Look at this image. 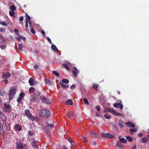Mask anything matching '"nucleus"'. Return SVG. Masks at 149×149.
Wrapping results in <instances>:
<instances>
[{
    "label": "nucleus",
    "instance_id": "obj_1",
    "mask_svg": "<svg viewBox=\"0 0 149 149\" xmlns=\"http://www.w3.org/2000/svg\"><path fill=\"white\" fill-rule=\"evenodd\" d=\"M51 112L47 109L42 110L40 113V115L46 118L48 117L51 115Z\"/></svg>",
    "mask_w": 149,
    "mask_h": 149
},
{
    "label": "nucleus",
    "instance_id": "obj_2",
    "mask_svg": "<svg viewBox=\"0 0 149 149\" xmlns=\"http://www.w3.org/2000/svg\"><path fill=\"white\" fill-rule=\"evenodd\" d=\"M25 114L28 118L32 121H34L35 120V118L32 116L31 114L30 113L29 110H27L25 111Z\"/></svg>",
    "mask_w": 149,
    "mask_h": 149
},
{
    "label": "nucleus",
    "instance_id": "obj_3",
    "mask_svg": "<svg viewBox=\"0 0 149 149\" xmlns=\"http://www.w3.org/2000/svg\"><path fill=\"white\" fill-rule=\"evenodd\" d=\"M4 111L8 112H10L11 109V107L9 104H3Z\"/></svg>",
    "mask_w": 149,
    "mask_h": 149
},
{
    "label": "nucleus",
    "instance_id": "obj_4",
    "mask_svg": "<svg viewBox=\"0 0 149 149\" xmlns=\"http://www.w3.org/2000/svg\"><path fill=\"white\" fill-rule=\"evenodd\" d=\"M16 93V91L15 89H13L10 91L9 93V99L10 100L13 99V96Z\"/></svg>",
    "mask_w": 149,
    "mask_h": 149
},
{
    "label": "nucleus",
    "instance_id": "obj_5",
    "mask_svg": "<svg viewBox=\"0 0 149 149\" xmlns=\"http://www.w3.org/2000/svg\"><path fill=\"white\" fill-rule=\"evenodd\" d=\"M113 106L115 108L119 107L121 109H122L123 107L122 104V102L120 100L118 101V103H116L114 104Z\"/></svg>",
    "mask_w": 149,
    "mask_h": 149
},
{
    "label": "nucleus",
    "instance_id": "obj_6",
    "mask_svg": "<svg viewBox=\"0 0 149 149\" xmlns=\"http://www.w3.org/2000/svg\"><path fill=\"white\" fill-rule=\"evenodd\" d=\"M89 136L91 137H95L97 138L99 136V134L96 133L94 131H91L89 132Z\"/></svg>",
    "mask_w": 149,
    "mask_h": 149
},
{
    "label": "nucleus",
    "instance_id": "obj_7",
    "mask_svg": "<svg viewBox=\"0 0 149 149\" xmlns=\"http://www.w3.org/2000/svg\"><path fill=\"white\" fill-rule=\"evenodd\" d=\"M102 136L107 138H113L114 137L113 135L108 133H103Z\"/></svg>",
    "mask_w": 149,
    "mask_h": 149
},
{
    "label": "nucleus",
    "instance_id": "obj_8",
    "mask_svg": "<svg viewBox=\"0 0 149 149\" xmlns=\"http://www.w3.org/2000/svg\"><path fill=\"white\" fill-rule=\"evenodd\" d=\"M17 149H23V144L22 143L19 142L16 143Z\"/></svg>",
    "mask_w": 149,
    "mask_h": 149
},
{
    "label": "nucleus",
    "instance_id": "obj_9",
    "mask_svg": "<svg viewBox=\"0 0 149 149\" xmlns=\"http://www.w3.org/2000/svg\"><path fill=\"white\" fill-rule=\"evenodd\" d=\"M24 96V93L23 92L21 93L19 95L17 99V101L18 102H21L22 98Z\"/></svg>",
    "mask_w": 149,
    "mask_h": 149
},
{
    "label": "nucleus",
    "instance_id": "obj_10",
    "mask_svg": "<svg viewBox=\"0 0 149 149\" xmlns=\"http://www.w3.org/2000/svg\"><path fill=\"white\" fill-rule=\"evenodd\" d=\"M125 124L127 126L130 127L134 128L135 127V124L130 121H128L127 122H125Z\"/></svg>",
    "mask_w": 149,
    "mask_h": 149
},
{
    "label": "nucleus",
    "instance_id": "obj_11",
    "mask_svg": "<svg viewBox=\"0 0 149 149\" xmlns=\"http://www.w3.org/2000/svg\"><path fill=\"white\" fill-rule=\"evenodd\" d=\"M11 74L9 72H7L4 73L2 75V77L4 79H6L9 78L11 76Z\"/></svg>",
    "mask_w": 149,
    "mask_h": 149
},
{
    "label": "nucleus",
    "instance_id": "obj_12",
    "mask_svg": "<svg viewBox=\"0 0 149 149\" xmlns=\"http://www.w3.org/2000/svg\"><path fill=\"white\" fill-rule=\"evenodd\" d=\"M73 68L74 69V70H73L72 71L73 74L76 77L77 76V74L79 72V71L77 70L75 67H73Z\"/></svg>",
    "mask_w": 149,
    "mask_h": 149
},
{
    "label": "nucleus",
    "instance_id": "obj_13",
    "mask_svg": "<svg viewBox=\"0 0 149 149\" xmlns=\"http://www.w3.org/2000/svg\"><path fill=\"white\" fill-rule=\"evenodd\" d=\"M42 101L43 103H47L48 104H51V102L49 101V100L45 97H43L42 99Z\"/></svg>",
    "mask_w": 149,
    "mask_h": 149
},
{
    "label": "nucleus",
    "instance_id": "obj_14",
    "mask_svg": "<svg viewBox=\"0 0 149 149\" xmlns=\"http://www.w3.org/2000/svg\"><path fill=\"white\" fill-rule=\"evenodd\" d=\"M55 127L54 124L53 123L49 124L48 123H46V125L45 128H49L50 129L54 128Z\"/></svg>",
    "mask_w": 149,
    "mask_h": 149
},
{
    "label": "nucleus",
    "instance_id": "obj_15",
    "mask_svg": "<svg viewBox=\"0 0 149 149\" xmlns=\"http://www.w3.org/2000/svg\"><path fill=\"white\" fill-rule=\"evenodd\" d=\"M120 128H122L124 126L123 122L122 120H120L117 122Z\"/></svg>",
    "mask_w": 149,
    "mask_h": 149
},
{
    "label": "nucleus",
    "instance_id": "obj_16",
    "mask_svg": "<svg viewBox=\"0 0 149 149\" xmlns=\"http://www.w3.org/2000/svg\"><path fill=\"white\" fill-rule=\"evenodd\" d=\"M65 104L66 105H72L73 104V102L72 100L68 99L65 102Z\"/></svg>",
    "mask_w": 149,
    "mask_h": 149
},
{
    "label": "nucleus",
    "instance_id": "obj_17",
    "mask_svg": "<svg viewBox=\"0 0 149 149\" xmlns=\"http://www.w3.org/2000/svg\"><path fill=\"white\" fill-rule=\"evenodd\" d=\"M14 129L17 131H20L22 130V127L19 125H15Z\"/></svg>",
    "mask_w": 149,
    "mask_h": 149
},
{
    "label": "nucleus",
    "instance_id": "obj_18",
    "mask_svg": "<svg viewBox=\"0 0 149 149\" xmlns=\"http://www.w3.org/2000/svg\"><path fill=\"white\" fill-rule=\"evenodd\" d=\"M26 20L28 22H29V24H30V27L31 26V17L28 15L26 13Z\"/></svg>",
    "mask_w": 149,
    "mask_h": 149
},
{
    "label": "nucleus",
    "instance_id": "obj_19",
    "mask_svg": "<svg viewBox=\"0 0 149 149\" xmlns=\"http://www.w3.org/2000/svg\"><path fill=\"white\" fill-rule=\"evenodd\" d=\"M51 49L54 51L58 52V50L57 47L54 44H52L51 46Z\"/></svg>",
    "mask_w": 149,
    "mask_h": 149
},
{
    "label": "nucleus",
    "instance_id": "obj_20",
    "mask_svg": "<svg viewBox=\"0 0 149 149\" xmlns=\"http://www.w3.org/2000/svg\"><path fill=\"white\" fill-rule=\"evenodd\" d=\"M29 82L30 84V85L31 86H33L35 85V84L34 83L33 78L32 77H31L29 79Z\"/></svg>",
    "mask_w": 149,
    "mask_h": 149
},
{
    "label": "nucleus",
    "instance_id": "obj_21",
    "mask_svg": "<svg viewBox=\"0 0 149 149\" xmlns=\"http://www.w3.org/2000/svg\"><path fill=\"white\" fill-rule=\"evenodd\" d=\"M60 84L61 86L62 87L63 89H66L68 88L69 86L68 85L63 84L61 82H60Z\"/></svg>",
    "mask_w": 149,
    "mask_h": 149
},
{
    "label": "nucleus",
    "instance_id": "obj_22",
    "mask_svg": "<svg viewBox=\"0 0 149 149\" xmlns=\"http://www.w3.org/2000/svg\"><path fill=\"white\" fill-rule=\"evenodd\" d=\"M31 143L32 144V146L33 147V148H35L36 149H37L38 148V146L36 144V141H33L32 142L31 141Z\"/></svg>",
    "mask_w": 149,
    "mask_h": 149
},
{
    "label": "nucleus",
    "instance_id": "obj_23",
    "mask_svg": "<svg viewBox=\"0 0 149 149\" xmlns=\"http://www.w3.org/2000/svg\"><path fill=\"white\" fill-rule=\"evenodd\" d=\"M137 131V130L136 128L130 129L129 130V131L131 135H133V132H136Z\"/></svg>",
    "mask_w": 149,
    "mask_h": 149
},
{
    "label": "nucleus",
    "instance_id": "obj_24",
    "mask_svg": "<svg viewBox=\"0 0 149 149\" xmlns=\"http://www.w3.org/2000/svg\"><path fill=\"white\" fill-rule=\"evenodd\" d=\"M117 145L120 148H123L124 147L123 145L120 142H118Z\"/></svg>",
    "mask_w": 149,
    "mask_h": 149
},
{
    "label": "nucleus",
    "instance_id": "obj_25",
    "mask_svg": "<svg viewBox=\"0 0 149 149\" xmlns=\"http://www.w3.org/2000/svg\"><path fill=\"white\" fill-rule=\"evenodd\" d=\"M0 24L3 26H6L9 24V23L6 21L1 22L0 21Z\"/></svg>",
    "mask_w": 149,
    "mask_h": 149
},
{
    "label": "nucleus",
    "instance_id": "obj_26",
    "mask_svg": "<svg viewBox=\"0 0 149 149\" xmlns=\"http://www.w3.org/2000/svg\"><path fill=\"white\" fill-rule=\"evenodd\" d=\"M120 136H119L120 138L119 141L120 142L123 143H126L127 142L126 140L124 138H120Z\"/></svg>",
    "mask_w": 149,
    "mask_h": 149
},
{
    "label": "nucleus",
    "instance_id": "obj_27",
    "mask_svg": "<svg viewBox=\"0 0 149 149\" xmlns=\"http://www.w3.org/2000/svg\"><path fill=\"white\" fill-rule=\"evenodd\" d=\"M40 92L39 91H37L34 93L33 95L34 96V97L37 98L39 96H40Z\"/></svg>",
    "mask_w": 149,
    "mask_h": 149
},
{
    "label": "nucleus",
    "instance_id": "obj_28",
    "mask_svg": "<svg viewBox=\"0 0 149 149\" xmlns=\"http://www.w3.org/2000/svg\"><path fill=\"white\" fill-rule=\"evenodd\" d=\"M114 111V110H113L110 108H108L106 109L104 111V112H111V113H112L113 114V111Z\"/></svg>",
    "mask_w": 149,
    "mask_h": 149
},
{
    "label": "nucleus",
    "instance_id": "obj_29",
    "mask_svg": "<svg viewBox=\"0 0 149 149\" xmlns=\"http://www.w3.org/2000/svg\"><path fill=\"white\" fill-rule=\"evenodd\" d=\"M68 140V141L70 143L71 145L73 146H75V144L74 142L72 140V139L71 138L69 137Z\"/></svg>",
    "mask_w": 149,
    "mask_h": 149
},
{
    "label": "nucleus",
    "instance_id": "obj_30",
    "mask_svg": "<svg viewBox=\"0 0 149 149\" xmlns=\"http://www.w3.org/2000/svg\"><path fill=\"white\" fill-rule=\"evenodd\" d=\"M126 138L127 140L129 142H132L133 141L132 138L131 137L129 136H126Z\"/></svg>",
    "mask_w": 149,
    "mask_h": 149
},
{
    "label": "nucleus",
    "instance_id": "obj_31",
    "mask_svg": "<svg viewBox=\"0 0 149 149\" xmlns=\"http://www.w3.org/2000/svg\"><path fill=\"white\" fill-rule=\"evenodd\" d=\"M148 141V139L146 137L143 138L141 140V142L143 143H146Z\"/></svg>",
    "mask_w": 149,
    "mask_h": 149
},
{
    "label": "nucleus",
    "instance_id": "obj_32",
    "mask_svg": "<svg viewBox=\"0 0 149 149\" xmlns=\"http://www.w3.org/2000/svg\"><path fill=\"white\" fill-rule=\"evenodd\" d=\"M113 115L117 116H122V115L120 113H118L116 111H113Z\"/></svg>",
    "mask_w": 149,
    "mask_h": 149
},
{
    "label": "nucleus",
    "instance_id": "obj_33",
    "mask_svg": "<svg viewBox=\"0 0 149 149\" xmlns=\"http://www.w3.org/2000/svg\"><path fill=\"white\" fill-rule=\"evenodd\" d=\"M35 90V88L33 87H31L29 88V91L30 93H33Z\"/></svg>",
    "mask_w": 149,
    "mask_h": 149
},
{
    "label": "nucleus",
    "instance_id": "obj_34",
    "mask_svg": "<svg viewBox=\"0 0 149 149\" xmlns=\"http://www.w3.org/2000/svg\"><path fill=\"white\" fill-rule=\"evenodd\" d=\"M62 83H65L66 84H68L69 82V81L68 79H62Z\"/></svg>",
    "mask_w": 149,
    "mask_h": 149
},
{
    "label": "nucleus",
    "instance_id": "obj_35",
    "mask_svg": "<svg viewBox=\"0 0 149 149\" xmlns=\"http://www.w3.org/2000/svg\"><path fill=\"white\" fill-rule=\"evenodd\" d=\"M105 118L107 119H110L111 118V116L108 113H106L104 116Z\"/></svg>",
    "mask_w": 149,
    "mask_h": 149
},
{
    "label": "nucleus",
    "instance_id": "obj_36",
    "mask_svg": "<svg viewBox=\"0 0 149 149\" xmlns=\"http://www.w3.org/2000/svg\"><path fill=\"white\" fill-rule=\"evenodd\" d=\"M5 94V93L4 91H3L1 89H0V96H3Z\"/></svg>",
    "mask_w": 149,
    "mask_h": 149
},
{
    "label": "nucleus",
    "instance_id": "obj_37",
    "mask_svg": "<svg viewBox=\"0 0 149 149\" xmlns=\"http://www.w3.org/2000/svg\"><path fill=\"white\" fill-rule=\"evenodd\" d=\"M62 65L63 66V67L64 68H65L66 70H68V71H70V69L67 64H63Z\"/></svg>",
    "mask_w": 149,
    "mask_h": 149
},
{
    "label": "nucleus",
    "instance_id": "obj_38",
    "mask_svg": "<svg viewBox=\"0 0 149 149\" xmlns=\"http://www.w3.org/2000/svg\"><path fill=\"white\" fill-rule=\"evenodd\" d=\"M98 86V85L97 84H94L93 85V88L95 89V90H97V88Z\"/></svg>",
    "mask_w": 149,
    "mask_h": 149
},
{
    "label": "nucleus",
    "instance_id": "obj_39",
    "mask_svg": "<svg viewBox=\"0 0 149 149\" xmlns=\"http://www.w3.org/2000/svg\"><path fill=\"white\" fill-rule=\"evenodd\" d=\"M26 30L27 32H29V30H28V22L26 20Z\"/></svg>",
    "mask_w": 149,
    "mask_h": 149
},
{
    "label": "nucleus",
    "instance_id": "obj_40",
    "mask_svg": "<svg viewBox=\"0 0 149 149\" xmlns=\"http://www.w3.org/2000/svg\"><path fill=\"white\" fill-rule=\"evenodd\" d=\"M10 9L12 11H15L16 10V7L14 5H12L10 7Z\"/></svg>",
    "mask_w": 149,
    "mask_h": 149
},
{
    "label": "nucleus",
    "instance_id": "obj_41",
    "mask_svg": "<svg viewBox=\"0 0 149 149\" xmlns=\"http://www.w3.org/2000/svg\"><path fill=\"white\" fill-rule=\"evenodd\" d=\"M29 28H31L30 31L31 32H32L33 34H34L35 33V31L34 29H33V26L31 25V27L29 26Z\"/></svg>",
    "mask_w": 149,
    "mask_h": 149
},
{
    "label": "nucleus",
    "instance_id": "obj_42",
    "mask_svg": "<svg viewBox=\"0 0 149 149\" xmlns=\"http://www.w3.org/2000/svg\"><path fill=\"white\" fill-rule=\"evenodd\" d=\"M28 134L29 136H32L34 134V133L32 131L29 130L28 131Z\"/></svg>",
    "mask_w": 149,
    "mask_h": 149
},
{
    "label": "nucleus",
    "instance_id": "obj_43",
    "mask_svg": "<svg viewBox=\"0 0 149 149\" xmlns=\"http://www.w3.org/2000/svg\"><path fill=\"white\" fill-rule=\"evenodd\" d=\"M6 45H0V47L2 49H4L6 48Z\"/></svg>",
    "mask_w": 149,
    "mask_h": 149
},
{
    "label": "nucleus",
    "instance_id": "obj_44",
    "mask_svg": "<svg viewBox=\"0 0 149 149\" xmlns=\"http://www.w3.org/2000/svg\"><path fill=\"white\" fill-rule=\"evenodd\" d=\"M37 98L36 97H34V96L33 95L30 99V100L32 102H35V100Z\"/></svg>",
    "mask_w": 149,
    "mask_h": 149
},
{
    "label": "nucleus",
    "instance_id": "obj_45",
    "mask_svg": "<svg viewBox=\"0 0 149 149\" xmlns=\"http://www.w3.org/2000/svg\"><path fill=\"white\" fill-rule=\"evenodd\" d=\"M46 84L48 85H51V83L49 79H47L46 80Z\"/></svg>",
    "mask_w": 149,
    "mask_h": 149
},
{
    "label": "nucleus",
    "instance_id": "obj_46",
    "mask_svg": "<svg viewBox=\"0 0 149 149\" xmlns=\"http://www.w3.org/2000/svg\"><path fill=\"white\" fill-rule=\"evenodd\" d=\"M19 45V48L20 50V51H23V49H22V44H18Z\"/></svg>",
    "mask_w": 149,
    "mask_h": 149
},
{
    "label": "nucleus",
    "instance_id": "obj_47",
    "mask_svg": "<svg viewBox=\"0 0 149 149\" xmlns=\"http://www.w3.org/2000/svg\"><path fill=\"white\" fill-rule=\"evenodd\" d=\"M53 73L56 76L59 77V74L56 71H53Z\"/></svg>",
    "mask_w": 149,
    "mask_h": 149
},
{
    "label": "nucleus",
    "instance_id": "obj_48",
    "mask_svg": "<svg viewBox=\"0 0 149 149\" xmlns=\"http://www.w3.org/2000/svg\"><path fill=\"white\" fill-rule=\"evenodd\" d=\"M83 101L87 105H88L89 104V103L88 102V100L86 99V98H84L83 99Z\"/></svg>",
    "mask_w": 149,
    "mask_h": 149
},
{
    "label": "nucleus",
    "instance_id": "obj_49",
    "mask_svg": "<svg viewBox=\"0 0 149 149\" xmlns=\"http://www.w3.org/2000/svg\"><path fill=\"white\" fill-rule=\"evenodd\" d=\"M14 31L15 32V33L17 35V36H19V32L18 30L17 29H15Z\"/></svg>",
    "mask_w": 149,
    "mask_h": 149
},
{
    "label": "nucleus",
    "instance_id": "obj_50",
    "mask_svg": "<svg viewBox=\"0 0 149 149\" xmlns=\"http://www.w3.org/2000/svg\"><path fill=\"white\" fill-rule=\"evenodd\" d=\"M9 13L10 15L11 16H13L14 15V14H15L14 12L12 11H10L9 12Z\"/></svg>",
    "mask_w": 149,
    "mask_h": 149
},
{
    "label": "nucleus",
    "instance_id": "obj_51",
    "mask_svg": "<svg viewBox=\"0 0 149 149\" xmlns=\"http://www.w3.org/2000/svg\"><path fill=\"white\" fill-rule=\"evenodd\" d=\"M6 31V29L5 28H0V31L1 32H4Z\"/></svg>",
    "mask_w": 149,
    "mask_h": 149
},
{
    "label": "nucleus",
    "instance_id": "obj_52",
    "mask_svg": "<svg viewBox=\"0 0 149 149\" xmlns=\"http://www.w3.org/2000/svg\"><path fill=\"white\" fill-rule=\"evenodd\" d=\"M95 108L98 111H100V107L99 106H96L95 107Z\"/></svg>",
    "mask_w": 149,
    "mask_h": 149
},
{
    "label": "nucleus",
    "instance_id": "obj_53",
    "mask_svg": "<svg viewBox=\"0 0 149 149\" xmlns=\"http://www.w3.org/2000/svg\"><path fill=\"white\" fill-rule=\"evenodd\" d=\"M2 117H1V120L3 121H5L6 120V116L4 115H3L2 116Z\"/></svg>",
    "mask_w": 149,
    "mask_h": 149
},
{
    "label": "nucleus",
    "instance_id": "obj_54",
    "mask_svg": "<svg viewBox=\"0 0 149 149\" xmlns=\"http://www.w3.org/2000/svg\"><path fill=\"white\" fill-rule=\"evenodd\" d=\"M82 139L85 142L87 143L88 142V140L85 137H82Z\"/></svg>",
    "mask_w": 149,
    "mask_h": 149
},
{
    "label": "nucleus",
    "instance_id": "obj_55",
    "mask_svg": "<svg viewBox=\"0 0 149 149\" xmlns=\"http://www.w3.org/2000/svg\"><path fill=\"white\" fill-rule=\"evenodd\" d=\"M34 69L36 70L38 68L39 66L37 65H35L33 67Z\"/></svg>",
    "mask_w": 149,
    "mask_h": 149
},
{
    "label": "nucleus",
    "instance_id": "obj_56",
    "mask_svg": "<svg viewBox=\"0 0 149 149\" xmlns=\"http://www.w3.org/2000/svg\"><path fill=\"white\" fill-rule=\"evenodd\" d=\"M19 37H20V38L23 40L24 41H25L26 39L25 37H23L22 36H20V35L18 36Z\"/></svg>",
    "mask_w": 149,
    "mask_h": 149
},
{
    "label": "nucleus",
    "instance_id": "obj_57",
    "mask_svg": "<svg viewBox=\"0 0 149 149\" xmlns=\"http://www.w3.org/2000/svg\"><path fill=\"white\" fill-rule=\"evenodd\" d=\"M47 40H48V41L51 44H52V41H51V40L49 38V37H47Z\"/></svg>",
    "mask_w": 149,
    "mask_h": 149
},
{
    "label": "nucleus",
    "instance_id": "obj_58",
    "mask_svg": "<svg viewBox=\"0 0 149 149\" xmlns=\"http://www.w3.org/2000/svg\"><path fill=\"white\" fill-rule=\"evenodd\" d=\"M75 88V86L74 85H72L70 87V88L72 90L74 89Z\"/></svg>",
    "mask_w": 149,
    "mask_h": 149
},
{
    "label": "nucleus",
    "instance_id": "obj_59",
    "mask_svg": "<svg viewBox=\"0 0 149 149\" xmlns=\"http://www.w3.org/2000/svg\"><path fill=\"white\" fill-rule=\"evenodd\" d=\"M73 116V114L71 112L69 113L68 114V116L69 117H71Z\"/></svg>",
    "mask_w": 149,
    "mask_h": 149
},
{
    "label": "nucleus",
    "instance_id": "obj_60",
    "mask_svg": "<svg viewBox=\"0 0 149 149\" xmlns=\"http://www.w3.org/2000/svg\"><path fill=\"white\" fill-rule=\"evenodd\" d=\"M3 81L5 82L6 84H8V80L7 79H5L3 80Z\"/></svg>",
    "mask_w": 149,
    "mask_h": 149
},
{
    "label": "nucleus",
    "instance_id": "obj_61",
    "mask_svg": "<svg viewBox=\"0 0 149 149\" xmlns=\"http://www.w3.org/2000/svg\"><path fill=\"white\" fill-rule=\"evenodd\" d=\"M138 135L139 136V137H141L142 136L143 134L142 133H139L138 134Z\"/></svg>",
    "mask_w": 149,
    "mask_h": 149
},
{
    "label": "nucleus",
    "instance_id": "obj_62",
    "mask_svg": "<svg viewBox=\"0 0 149 149\" xmlns=\"http://www.w3.org/2000/svg\"><path fill=\"white\" fill-rule=\"evenodd\" d=\"M136 146L135 145H134L132 146V149H136Z\"/></svg>",
    "mask_w": 149,
    "mask_h": 149
},
{
    "label": "nucleus",
    "instance_id": "obj_63",
    "mask_svg": "<svg viewBox=\"0 0 149 149\" xmlns=\"http://www.w3.org/2000/svg\"><path fill=\"white\" fill-rule=\"evenodd\" d=\"M23 19H24V18H23V17H22V16L20 17H19V20L21 21H22L23 20Z\"/></svg>",
    "mask_w": 149,
    "mask_h": 149
},
{
    "label": "nucleus",
    "instance_id": "obj_64",
    "mask_svg": "<svg viewBox=\"0 0 149 149\" xmlns=\"http://www.w3.org/2000/svg\"><path fill=\"white\" fill-rule=\"evenodd\" d=\"M15 39H16L19 42L20 41L21 38L19 37V38H15Z\"/></svg>",
    "mask_w": 149,
    "mask_h": 149
}]
</instances>
